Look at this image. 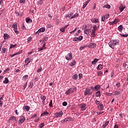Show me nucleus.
<instances>
[{
	"mask_svg": "<svg viewBox=\"0 0 128 128\" xmlns=\"http://www.w3.org/2000/svg\"><path fill=\"white\" fill-rule=\"evenodd\" d=\"M18 44H11L10 46V48H16V46H17Z\"/></svg>",
	"mask_w": 128,
	"mask_h": 128,
	"instance_id": "58836bf2",
	"label": "nucleus"
},
{
	"mask_svg": "<svg viewBox=\"0 0 128 128\" xmlns=\"http://www.w3.org/2000/svg\"><path fill=\"white\" fill-rule=\"evenodd\" d=\"M110 124V122L106 121V122H103V124L102 125V128H106V126H108Z\"/></svg>",
	"mask_w": 128,
	"mask_h": 128,
	"instance_id": "6ab92c4d",
	"label": "nucleus"
},
{
	"mask_svg": "<svg viewBox=\"0 0 128 128\" xmlns=\"http://www.w3.org/2000/svg\"><path fill=\"white\" fill-rule=\"evenodd\" d=\"M90 89L86 88L84 92V96H88V94L89 96L92 94V92L90 93Z\"/></svg>",
	"mask_w": 128,
	"mask_h": 128,
	"instance_id": "9b49d317",
	"label": "nucleus"
},
{
	"mask_svg": "<svg viewBox=\"0 0 128 128\" xmlns=\"http://www.w3.org/2000/svg\"><path fill=\"white\" fill-rule=\"evenodd\" d=\"M120 91L116 90L114 92V96H120Z\"/></svg>",
	"mask_w": 128,
	"mask_h": 128,
	"instance_id": "cd10ccee",
	"label": "nucleus"
},
{
	"mask_svg": "<svg viewBox=\"0 0 128 128\" xmlns=\"http://www.w3.org/2000/svg\"><path fill=\"white\" fill-rule=\"evenodd\" d=\"M90 0H88L87 2L85 3V4L83 6V8H86V6H88V2H90Z\"/></svg>",
	"mask_w": 128,
	"mask_h": 128,
	"instance_id": "c03bdc74",
	"label": "nucleus"
},
{
	"mask_svg": "<svg viewBox=\"0 0 128 128\" xmlns=\"http://www.w3.org/2000/svg\"><path fill=\"white\" fill-rule=\"evenodd\" d=\"M78 76L77 74H75L72 76V80H78Z\"/></svg>",
	"mask_w": 128,
	"mask_h": 128,
	"instance_id": "f704fd0d",
	"label": "nucleus"
},
{
	"mask_svg": "<svg viewBox=\"0 0 128 128\" xmlns=\"http://www.w3.org/2000/svg\"><path fill=\"white\" fill-rule=\"evenodd\" d=\"M125 8H126V6L124 5V4H120V6L119 8L120 12H122L124 10Z\"/></svg>",
	"mask_w": 128,
	"mask_h": 128,
	"instance_id": "ddd939ff",
	"label": "nucleus"
},
{
	"mask_svg": "<svg viewBox=\"0 0 128 128\" xmlns=\"http://www.w3.org/2000/svg\"><path fill=\"white\" fill-rule=\"evenodd\" d=\"M72 16V14H70V15L68 14L66 16V18H70V16Z\"/></svg>",
	"mask_w": 128,
	"mask_h": 128,
	"instance_id": "338daca9",
	"label": "nucleus"
},
{
	"mask_svg": "<svg viewBox=\"0 0 128 128\" xmlns=\"http://www.w3.org/2000/svg\"><path fill=\"white\" fill-rule=\"evenodd\" d=\"M34 86V82H30V84L28 85V88H32Z\"/></svg>",
	"mask_w": 128,
	"mask_h": 128,
	"instance_id": "c9c22d12",
	"label": "nucleus"
},
{
	"mask_svg": "<svg viewBox=\"0 0 128 128\" xmlns=\"http://www.w3.org/2000/svg\"><path fill=\"white\" fill-rule=\"evenodd\" d=\"M4 40H8L10 38V35L8 34H4Z\"/></svg>",
	"mask_w": 128,
	"mask_h": 128,
	"instance_id": "5701e85b",
	"label": "nucleus"
},
{
	"mask_svg": "<svg viewBox=\"0 0 128 128\" xmlns=\"http://www.w3.org/2000/svg\"><path fill=\"white\" fill-rule=\"evenodd\" d=\"M10 120H14V122H16V118L15 116H12L10 118Z\"/></svg>",
	"mask_w": 128,
	"mask_h": 128,
	"instance_id": "a19ab883",
	"label": "nucleus"
},
{
	"mask_svg": "<svg viewBox=\"0 0 128 128\" xmlns=\"http://www.w3.org/2000/svg\"><path fill=\"white\" fill-rule=\"evenodd\" d=\"M30 108L28 106H24L23 108V110H26V112H28Z\"/></svg>",
	"mask_w": 128,
	"mask_h": 128,
	"instance_id": "412c9836",
	"label": "nucleus"
},
{
	"mask_svg": "<svg viewBox=\"0 0 128 128\" xmlns=\"http://www.w3.org/2000/svg\"><path fill=\"white\" fill-rule=\"evenodd\" d=\"M109 46L111 48H114L116 46H118L120 44V40H112L110 41L108 44Z\"/></svg>",
	"mask_w": 128,
	"mask_h": 128,
	"instance_id": "f257e3e1",
	"label": "nucleus"
},
{
	"mask_svg": "<svg viewBox=\"0 0 128 128\" xmlns=\"http://www.w3.org/2000/svg\"><path fill=\"white\" fill-rule=\"evenodd\" d=\"M65 58L66 60H72V52L68 53L65 56Z\"/></svg>",
	"mask_w": 128,
	"mask_h": 128,
	"instance_id": "7ed1b4c3",
	"label": "nucleus"
},
{
	"mask_svg": "<svg viewBox=\"0 0 128 128\" xmlns=\"http://www.w3.org/2000/svg\"><path fill=\"white\" fill-rule=\"evenodd\" d=\"M100 88V85H96L94 86V88L93 89V90H95L96 92H98V90Z\"/></svg>",
	"mask_w": 128,
	"mask_h": 128,
	"instance_id": "2eb2a0df",
	"label": "nucleus"
},
{
	"mask_svg": "<svg viewBox=\"0 0 128 128\" xmlns=\"http://www.w3.org/2000/svg\"><path fill=\"white\" fill-rule=\"evenodd\" d=\"M72 92H74V90L72 88H68L65 92L66 96H70Z\"/></svg>",
	"mask_w": 128,
	"mask_h": 128,
	"instance_id": "423d86ee",
	"label": "nucleus"
},
{
	"mask_svg": "<svg viewBox=\"0 0 128 128\" xmlns=\"http://www.w3.org/2000/svg\"><path fill=\"white\" fill-rule=\"evenodd\" d=\"M90 36H91V38H96V33H93L92 32H91Z\"/></svg>",
	"mask_w": 128,
	"mask_h": 128,
	"instance_id": "09e8293b",
	"label": "nucleus"
},
{
	"mask_svg": "<svg viewBox=\"0 0 128 128\" xmlns=\"http://www.w3.org/2000/svg\"><path fill=\"white\" fill-rule=\"evenodd\" d=\"M91 22H92L93 23H96V24H98L100 22V20H98V18H93L91 19Z\"/></svg>",
	"mask_w": 128,
	"mask_h": 128,
	"instance_id": "4468645a",
	"label": "nucleus"
},
{
	"mask_svg": "<svg viewBox=\"0 0 128 128\" xmlns=\"http://www.w3.org/2000/svg\"><path fill=\"white\" fill-rule=\"evenodd\" d=\"M44 122L41 123V124L39 125V128H44Z\"/></svg>",
	"mask_w": 128,
	"mask_h": 128,
	"instance_id": "3c124183",
	"label": "nucleus"
},
{
	"mask_svg": "<svg viewBox=\"0 0 128 128\" xmlns=\"http://www.w3.org/2000/svg\"><path fill=\"white\" fill-rule=\"evenodd\" d=\"M96 98L100 97V91L98 90L96 92Z\"/></svg>",
	"mask_w": 128,
	"mask_h": 128,
	"instance_id": "393cba45",
	"label": "nucleus"
},
{
	"mask_svg": "<svg viewBox=\"0 0 128 128\" xmlns=\"http://www.w3.org/2000/svg\"><path fill=\"white\" fill-rule=\"evenodd\" d=\"M28 78V75L26 74L23 76L22 80H26Z\"/></svg>",
	"mask_w": 128,
	"mask_h": 128,
	"instance_id": "bb28decb",
	"label": "nucleus"
},
{
	"mask_svg": "<svg viewBox=\"0 0 128 128\" xmlns=\"http://www.w3.org/2000/svg\"><path fill=\"white\" fill-rule=\"evenodd\" d=\"M81 110L84 111L86 110V104L84 103L81 104L80 106Z\"/></svg>",
	"mask_w": 128,
	"mask_h": 128,
	"instance_id": "20e7f679",
	"label": "nucleus"
},
{
	"mask_svg": "<svg viewBox=\"0 0 128 128\" xmlns=\"http://www.w3.org/2000/svg\"><path fill=\"white\" fill-rule=\"evenodd\" d=\"M83 28H84V34H86V36H88L90 34V30H92V25L90 24H84L83 25Z\"/></svg>",
	"mask_w": 128,
	"mask_h": 128,
	"instance_id": "f03ea898",
	"label": "nucleus"
},
{
	"mask_svg": "<svg viewBox=\"0 0 128 128\" xmlns=\"http://www.w3.org/2000/svg\"><path fill=\"white\" fill-rule=\"evenodd\" d=\"M44 50L42 47H41L40 48H38V51L42 52V50Z\"/></svg>",
	"mask_w": 128,
	"mask_h": 128,
	"instance_id": "69168bd1",
	"label": "nucleus"
},
{
	"mask_svg": "<svg viewBox=\"0 0 128 128\" xmlns=\"http://www.w3.org/2000/svg\"><path fill=\"white\" fill-rule=\"evenodd\" d=\"M67 120H68V122H72V121L74 120V119L70 117L68 118Z\"/></svg>",
	"mask_w": 128,
	"mask_h": 128,
	"instance_id": "6e6d98bb",
	"label": "nucleus"
},
{
	"mask_svg": "<svg viewBox=\"0 0 128 128\" xmlns=\"http://www.w3.org/2000/svg\"><path fill=\"white\" fill-rule=\"evenodd\" d=\"M104 8H110V5L106 4L103 6Z\"/></svg>",
	"mask_w": 128,
	"mask_h": 128,
	"instance_id": "ea45409f",
	"label": "nucleus"
},
{
	"mask_svg": "<svg viewBox=\"0 0 128 128\" xmlns=\"http://www.w3.org/2000/svg\"><path fill=\"white\" fill-rule=\"evenodd\" d=\"M62 106H68V102H62Z\"/></svg>",
	"mask_w": 128,
	"mask_h": 128,
	"instance_id": "13d9d810",
	"label": "nucleus"
},
{
	"mask_svg": "<svg viewBox=\"0 0 128 128\" xmlns=\"http://www.w3.org/2000/svg\"><path fill=\"white\" fill-rule=\"evenodd\" d=\"M48 40V36H45L43 38V41L42 42H47Z\"/></svg>",
	"mask_w": 128,
	"mask_h": 128,
	"instance_id": "e433bc0d",
	"label": "nucleus"
},
{
	"mask_svg": "<svg viewBox=\"0 0 128 128\" xmlns=\"http://www.w3.org/2000/svg\"><path fill=\"white\" fill-rule=\"evenodd\" d=\"M20 4H24L26 2V0H20Z\"/></svg>",
	"mask_w": 128,
	"mask_h": 128,
	"instance_id": "680f3d73",
	"label": "nucleus"
},
{
	"mask_svg": "<svg viewBox=\"0 0 128 128\" xmlns=\"http://www.w3.org/2000/svg\"><path fill=\"white\" fill-rule=\"evenodd\" d=\"M32 38L30 36L27 38V44H30V42H32Z\"/></svg>",
	"mask_w": 128,
	"mask_h": 128,
	"instance_id": "2f4dec72",
	"label": "nucleus"
},
{
	"mask_svg": "<svg viewBox=\"0 0 128 128\" xmlns=\"http://www.w3.org/2000/svg\"><path fill=\"white\" fill-rule=\"evenodd\" d=\"M102 71H98L97 72V76H102Z\"/></svg>",
	"mask_w": 128,
	"mask_h": 128,
	"instance_id": "37998d69",
	"label": "nucleus"
},
{
	"mask_svg": "<svg viewBox=\"0 0 128 128\" xmlns=\"http://www.w3.org/2000/svg\"><path fill=\"white\" fill-rule=\"evenodd\" d=\"M93 30H98V26H96V25L93 26Z\"/></svg>",
	"mask_w": 128,
	"mask_h": 128,
	"instance_id": "864d4df0",
	"label": "nucleus"
},
{
	"mask_svg": "<svg viewBox=\"0 0 128 128\" xmlns=\"http://www.w3.org/2000/svg\"><path fill=\"white\" fill-rule=\"evenodd\" d=\"M46 32V27L40 28L36 32H35V34H40V32Z\"/></svg>",
	"mask_w": 128,
	"mask_h": 128,
	"instance_id": "39448f33",
	"label": "nucleus"
},
{
	"mask_svg": "<svg viewBox=\"0 0 128 128\" xmlns=\"http://www.w3.org/2000/svg\"><path fill=\"white\" fill-rule=\"evenodd\" d=\"M38 116V114H34V115H33L30 118H36V116Z\"/></svg>",
	"mask_w": 128,
	"mask_h": 128,
	"instance_id": "0e129e2a",
	"label": "nucleus"
},
{
	"mask_svg": "<svg viewBox=\"0 0 128 128\" xmlns=\"http://www.w3.org/2000/svg\"><path fill=\"white\" fill-rule=\"evenodd\" d=\"M120 35L121 36H123V38H128V34H120Z\"/></svg>",
	"mask_w": 128,
	"mask_h": 128,
	"instance_id": "49530a36",
	"label": "nucleus"
},
{
	"mask_svg": "<svg viewBox=\"0 0 128 128\" xmlns=\"http://www.w3.org/2000/svg\"><path fill=\"white\" fill-rule=\"evenodd\" d=\"M68 26H70V24H68V25L64 26L63 28H62L60 29V31L62 32H66V28H68Z\"/></svg>",
	"mask_w": 128,
	"mask_h": 128,
	"instance_id": "dca6fc26",
	"label": "nucleus"
},
{
	"mask_svg": "<svg viewBox=\"0 0 128 128\" xmlns=\"http://www.w3.org/2000/svg\"><path fill=\"white\" fill-rule=\"evenodd\" d=\"M102 64H100L98 65V66L96 67V70H102Z\"/></svg>",
	"mask_w": 128,
	"mask_h": 128,
	"instance_id": "4be33fe9",
	"label": "nucleus"
},
{
	"mask_svg": "<svg viewBox=\"0 0 128 128\" xmlns=\"http://www.w3.org/2000/svg\"><path fill=\"white\" fill-rule=\"evenodd\" d=\"M84 38V37L82 36H80L78 38V37H75L73 38L72 41L73 42H78V40H82Z\"/></svg>",
	"mask_w": 128,
	"mask_h": 128,
	"instance_id": "6e6552de",
	"label": "nucleus"
},
{
	"mask_svg": "<svg viewBox=\"0 0 128 128\" xmlns=\"http://www.w3.org/2000/svg\"><path fill=\"white\" fill-rule=\"evenodd\" d=\"M40 99L44 101V100H46V96H45L42 95L40 96Z\"/></svg>",
	"mask_w": 128,
	"mask_h": 128,
	"instance_id": "4c0bfd02",
	"label": "nucleus"
},
{
	"mask_svg": "<svg viewBox=\"0 0 128 128\" xmlns=\"http://www.w3.org/2000/svg\"><path fill=\"white\" fill-rule=\"evenodd\" d=\"M10 82V80H8V78H5L4 80L3 81V84H8Z\"/></svg>",
	"mask_w": 128,
	"mask_h": 128,
	"instance_id": "b1692460",
	"label": "nucleus"
},
{
	"mask_svg": "<svg viewBox=\"0 0 128 128\" xmlns=\"http://www.w3.org/2000/svg\"><path fill=\"white\" fill-rule=\"evenodd\" d=\"M26 22L27 24H30V22H32V20L30 17H28L26 18Z\"/></svg>",
	"mask_w": 128,
	"mask_h": 128,
	"instance_id": "f3484780",
	"label": "nucleus"
},
{
	"mask_svg": "<svg viewBox=\"0 0 128 128\" xmlns=\"http://www.w3.org/2000/svg\"><path fill=\"white\" fill-rule=\"evenodd\" d=\"M96 46V43L91 42L88 45V48H94Z\"/></svg>",
	"mask_w": 128,
	"mask_h": 128,
	"instance_id": "f8f14e48",
	"label": "nucleus"
},
{
	"mask_svg": "<svg viewBox=\"0 0 128 128\" xmlns=\"http://www.w3.org/2000/svg\"><path fill=\"white\" fill-rule=\"evenodd\" d=\"M76 60H74L73 62H71V64H70V66H76Z\"/></svg>",
	"mask_w": 128,
	"mask_h": 128,
	"instance_id": "de8ad7c7",
	"label": "nucleus"
},
{
	"mask_svg": "<svg viewBox=\"0 0 128 128\" xmlns=\"http://www.w3.org/2000/svg\"><path fill=\"white\" fill-rule=\"evenodd\" d=\"M106 20V16H103L102 18V22H104Z\"/></svg>",
	"mask_w": 128,
	"mask_h": 128,
	"instance_id": "4d7b16f0",
	"label": "nucleus"
},
{
	"mask_svg": "<svg viewBox=\"0 0 128 128\" xmlns=\"http://www.w3.org/2000/svg\"><path fill=\"white\" fill-rule=\"evenodd\" d=\"M98 108L100 110H104V105L102 104H99L98 106Z\"/></svg>",
	"mask_w": 128,
	"mask_h": 128,
	"instance_id": "a211bd4d",
	"label": "nucleus"
},
{
	"mask_svg": "<svg viewBox=\"0 0 128 128\" xmlns=\"http://www.w3.org/2000/svg\"><path fill=\"white\" fill-rule=\"evenodd\" d=\"M62 114H64V112H62V111H60L59 112L55 113L54 116H56V118H60Z\"/></svg>",
	"mask_w": 128,
	"mask_h": 128,
	"instance_id": "9d476101",
	"label": "nucleus"
},
{
	"mask_svg": "<svg viewBox=\"0 0 128 128\" xmlns=\"http://www.w3.org/2000/svg\"><path fill=\"white\" fill-rule=\"evenodd\" d=\"M10 68H6L3 72L4 74H6L8 72H10Z\"/></svg>",
	"mask_w": 128,
	"mask_h": 128,
	"instance_id": "473e14b6",
	"label": "nucleus"
},
{
	"mask_svg": "<svg viewBox=\"0 0 128 128\" xmlns=\"http://www.w3.org/2000/svg\"><path fill=\"white\" fill-rule=\"evenodd\" d=\"M44 44H43L42 48H44V50H46V42H44Z\"/></svg>",
	"mask_w": 128,
	"mask_h": 128,
	"instance_id": "bf43d9fd",
	"label": "nucleus"
},
{
	"mask_svg": "<svg viewBox=\"0 0 128 128\" xmlns=\"http://www.w3.org/2000/svg\"><path fill=\"white\" fill-rule=\"evenodd\" d=\"M42 68H40L38 69L37 70V72H38V73L40 72H42Z\"/></svg>",
	"mask_w": 128,
	"mask_h": 128,
	"instance_id": "774afa93",
	"label": "nucleus"
},
{
	"mask_svg": "<svg viewBox=\"0 0 128 128\" xmlns=\"http://www.w3.org/2000/svg\"><path fill=\"white\" fill-rule=\"evenodd\" d=\"M8 52V49L4 47L2 48V54H6V52Z\"/></svg>",
	"mask_w": 128,
	"mask_h": 128,
	"instance_id": "c85d7f7f",
	"label": "nucleus"
},
{
	"mask_svg": "<svg viewBox=\"0 0 128 128\" xmlns=\"http://www.w3.org/2000/svg\"><path fill=\"white\" fill-rule=\"evenodd\" d=\"M113 22H114V24H116L120 22V20L118 18H116Z\"/></svg>",
	"mask_w": 128,
	"mask_h": 128,
	"instance_id": "79ce46f5",
	"label": "nucleus"
},
{
	"mask_svg": "<svg viewBox=\"0 0 128 128\" xmlns=\"http://www.w3.org/2000/svg\"><path fill=\"white\" fill-rule=\"evenodd\" d=\"M78 16V14H76L71 16L70 18H76Z\"/></svg>",
	"mask_w": 128,
	"mask_h": 128,
	"instance_id": "a18cd8bd",
	"label": "nucleus"
},
{
	"mask_svg": "<svg viewBox=\"0 0 128 128\" xmlns=\"http://www.w3.org/2000/svg\"><path fill=\"white\" fill-rule=\"evenodd\" d=\"M98 62V59L96 58L94 59L93 61L92 62V64L96 65V64L97 62Z\"/></svg>",
	"mask_w": 128,
	"mask_h": 128,
	"instance_id": "aec40b11",
	"label": "nucleus"
},
{
	"mask_svg": "<svg viewBox=\"0 0 128 128\" xmlns=\"http://www.w3.org/2000/svg\"><path fill=\"white\" fill-rule=\"evenodd\" d=\"M30 62H32V60H30L28 58H27L24 60L25 64H24V66H28L29 64H30Z\"/></svg>",
	"mask_w": 128,
	"mask_h": 128,
	"instance_id": "0eeeda50",
	"label": "nucleus"
},
{
	"mask_svg": "<svg viewBox=\"0 0 128 128\" xmlns=\"http://www.w3.org/2000/svg\"><path fill=\"white\" fill-rule=\"evenodd\" d=\"M27 86H28V82H26L25 84L22 87L23 90H26V88Z\"/></svg>",
	"mask_w": 128,
	"mask_h": 128,
	"instance_id": "5fc2aeb1",
	"label": "nucleus"
},
{
	"mask_svg": "<svg viewBox=\"0 0 128 128\" xmlns=\"http://www.w3.org/2000/svg\"><path fill=\"white\" fill-rule=\"evenodd\" d=\"M50 108H52V100H51L49 104Z\"/></svg>",
	"mask_w": 128,
	"mask_h": 128,
	"instance_id": "603ef678",
	"label": "nucleus"
},
{
	"mask_svg": "<svg viewBox=\"0 0 128 128\" xmlns=\"http://www.w3.org/2000/svg\"><path fill=\"white\" fill-rule=\"evenodd\" d=\"M48 112L47 111H46L41 114V116H48Z\"/></svg>",
	"mask_w": 128,
	"mask_h": 128,
	"instance_id": "c756f323",
	"label": "nucleus"
},
{
	"mask_svg": "<svg viewBox=\"0 0 128 128\" xmlns=\"http://www.w3.org/2000/svg\"><path fill=\"white\" fill-rule=\"evenodd\" d=\"M46 28H52V24H48L46 26Z\"/></svg>",
	"mask_w": 128,
	"mask_h": 128,
	"instance_id": "7c9ffc66",
	"label": "nucleus"
},
{
	"mask_svg": "<svg viewBox=\"0 0 128 128\" xmlns=\"http://www.w3.org/2000/svg\"><path fill=\"white\" fill-rule=\"evenodd\" d=\"M76 30H78V28H76L74 30L71 31L70 34H74V32H76Z\"/></svg>",
	"mask_w": 128,
	"mask_h": 128,
	"instance_id": "052dcab7",
	"label": "nucleus"
},
{
	"mask_svg": "<svg viewBox=\"0 0 128 128\" xmlns=\"http://www.w3.org/2000/svg\"><path fill=\"white\" fill-rule=\"evenodd\" d=\"M12 28H14V30H18V24H16V23L14 24L12 26Z\"/></svg>",
	"mask_w": 128,
	"mask_h": 128,
	"instance_id": "72a5a7b5",
	"label": "nucleus"
},
{
	"mask_svg": "<svg viewBox=\"0 0 128 128\" xmlns=\"http://www.w3.org/2000/svg\"><path fill=\"white\" fill-rule=\"evenodd\" d=\"M24 120H26V117L24 116H21L18 122V124H22Z\"/></svg>",
	"mask_w": 128,
	"mask_h": 128,
	"instance_id": "1a4fd4ad",
	"label": "nucleus"
},
{
	"mask_svg": "<svg viewBox=\"0 0 128 128\" xmlns=\"http://www.w3.org/2000/svg\"><path fill=\"white\" fill-rule=\"evenodd\" d=\"M123 28H124V26H122V25H120L118 27V30L119 32H122Z\"/></svg>",
	"mask_w": 128,
	"mask_h": 128,
	"instance_id": "a878e982",
	"label": "nucleus"
},
{
	"mask_svg": "<svg viewBox=\"0 0 128 128\" xmlns=\"http://www.w3.org/2000/svg\"><path fill=\"white\" fill-rule=\"evenodd\" d=\"M95 104H97V106L98 105V104H100V101H98V100H95Z\"/></svg>",
	"mask_w": 128,
	"mask_h": 128,
	"instance_id": "e2e57ef3",
	"label": "nucleus"
},
{
	"mask_svg": "<svg viewBox=\"0 0 128 128\" xmlns=\"http://www.w3.org/2000/svg\"><path fill=\"white\" fill-rule=\"evenodd\" d=\"M22 50H20L14 54H15V56H18V54H22Z\"/></svg>",
	"mask_w": 128,
	"mask_h": 128,
	"instance_id": "8fccbe9b",
	"label": "nucleus"
}]
</instances>
